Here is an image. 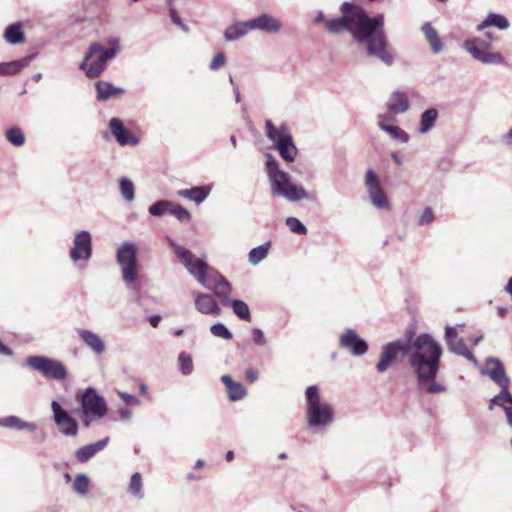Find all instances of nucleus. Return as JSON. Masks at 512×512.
I'll return each mask as SVG.
<instances>
[{
  "label": "nucleus",
  "mask_w": 512,
  "mask_h": 512,
  "mask_svg": "<svg viewBox=\"0 0 512 512\" xmlns=\"http://www.w3.org/2000/svg\"><path fill=\"white\" fill-rule=\"evenodd\" d=\"M341 17L326 21V28L336 34L348 30L358 42H366L369 55L382 60L385 64L393 63V56L388 51V41L384 31V15L369 17L359 5L349 2L342 3Z\"/></svg>",
  "instance_id": "nucleus-1"
},
{
  "label": "nucleus",
  "mask_w": 512,
  "mask_h": 512,
  "mask_svg": "<svg viewBox=\"0 0 512 512\" xmlns=\"http://www.w3.org/2000/svg\"><path fill=\"white\" fill-rule=\"evenodd\" d=\"M400 352L409 355V363L420 383L436 377L442 349L429 335H419L413 344L405 339L385 345L376 365L378 372L386 371Z\"/></svg>",
  "instance_id": "nucleus-2"
},
{
  "label": "nucleus",
  "mask_w": 512,
  "mask_h": 512,
  "mask_svg": "<svg viewBox=\"0 0 512 512\" xmlns=\"http://www.w3.org/2000/svg\"><path fill=\"white\" fill-rule=\"evenodd\" d=\"M174 252L179 261L199 283L213 290L223 304L229 303L232 287L217 270L209 267L203 259L196 258L190 250L182 246L175 245Z\"/></svg>",
  "instance_id": "nucleus-3"
},
{
  "label": "nucleus",
  "mask_w": 512,
  "mask_h": 512,
  "mask_svg": "<svg viewBox=\"0 0 512 512\" xmlns=\"http://www.w3.org/2000/svg\"><path fill=\"white\" fill-rule=\"evenodd\" d=\"M266 169L274 195L282 196L291 201L307 198L306 191L301 186L291 182L289 175L279 169L276 159L270 154L266 155Z\"/></svg>",
  "instance_id": "nucleus-4"
},
{
  "label": "nucleus",
  "mask_w": 512,
  "mask_h": 512,
  "mask_svg": "<svg viewBox=\"0 0 512 512\" xmlns=\"http://www.w3.org/2000/svg\"><path fill=\"white\" fill-rule=\"evenodd\" d=\"M110 48L106 49L99 43H92L88 52L80 64V69L84 70L89 79L99 77L105 70V65L108 60L115 57L119 50L118 39L109 40Z\"/></svg>",
  "instance_id": "nucleus-5"
},
{
  "label": "nucleus",
  "mask_w": 512,
  "mask_h": 512,
  "mask_svg": "<svg viewBox=\"0 0 512 512\" xmlns=\"http://www.w3.org/2000/svg\"><path fill=\"white\" fill-rule=\"evenodd\" d=\"M307 409L306 419L310 427L326 426L334 417L333 407L324 401L316 385L308 386L305 391Z\"/></svg>",
  "instance_id": "nucleus-6"
},
{
  "label": "nucleus",
  "mask_w": 512,
  "mask_h": 512,
  "mask_svg": "<svg viewBox=\"0 0 512 512\" xmlns=\"http://www.w3.org/2000/svg\"><path fill=\"white\" fill-rule=\"evenodd\" d=\"M25 363L32 370L39 372L43 377L62 381L68 377L66 366L59 360L46 356H29Z\"/></svg>",
  "instance_id": "nucleus-7"
},
{
  "label": "nucleus",
  "mask_w": 512,
  "mask_h": 512,
  "mask_svg": "<svg viewBox=\"0 0 512 512\" xmlns=\"http://www.w3.org/2000/svg\"><path fill=\"white\" fill-rule=\"evenodd\" d=\"M267 136L277 144V149L283 160L293 162L297 155V148L293 143L292 136L288 129L282 125L276 128L271 120L266 121Z\"/></svg>",
  "instance_id": "nucleus-8"
},
{
  "label": "nucleus",
  "mask_w": 512,
  "mask_h": 512,
  "mask_svg": "<svg viewBox=\"0 0 512 512\" xmlns=\"http://www.w3.org/2000/svg\"><path fill=\"white\" fill-rule=\"evenodd\" d=\"M137 253V246L130 242L123 243L117 251V263L121 267L123 280L128 285L137 279Z\"/></svg>",
  "instance_id": "nucleus-9"
},
{
  "label": "nucleus",
  "mask_w": 512,
  "mask_h": 512,
  "mask_svg": "<svg viewBox=\"0 0 512 512\" xmlns=\"http://www.w3.org/2000/svg\"><path fill=\"white\" fill-rule=\"evenodd\" d=\"M465 49L477 60L486 64H501L504 62V57L492 51V46L485 40L473 38L466 40L464 43Z\"/></svg>",
  "instance_id": "nucleus-10"
},
{
  "label": "nucleus",
  "mask_w": 512,
  "mask_h": 512,
  "mask_svg": "<svg viewBox=\"0 0 512 512\" xmlns=\"http://www.w3.org/2000/svg\"><path fill=\"white\" fill-rule=\"evenodd\" d=\"M81 404L83 407L84 414L86 416L85 426H89L88 418L93 416L94 418H102L106 412V403L101 396L92 388H88L81 398Z\"/></svg>",
  "instance_id": "nucleus-11"
},
{
  "label": "nucleus",
  "mask_w": 512,
  "mask_h": 512,
  "mask_svg": "<svg viewBox=\"0 0 512 512\" xmlns=\"http://www.w3.org/2000/svg\"><path fill=\"white\" fill-rule=\"evenodd\" d=\"M365 185L373 205L378 208H390L389 201L384 193L380 181L373 170H368L365 176Z\"/></svg>",
  "instance_id": "nucleus-12"
},
{
  "label": "nucleus",
  "mask_w": 512,
  "mask_h": 512,
  "mask_svg": "<svg viewBox=\"0 0 512 512\" xmlns=\"http://www.w3.org/2000/svg\"><path fill=\"white\" fill-rule=\"evenodd\" d=\"M54 420L59 430L67 436H75L78 432L77 422L56 401L51 404Z\"/></svg>",
  "instance_id": "nucleus-13"
},
{
  "label": "nucleus",
  "mask_w": 512,
  "mask_h": 512,
  "mask_svg": "<svg viewBox=\"0 0 512 512\" xmlns=\"http://www.w3.org/2000/svg\"><path fill=\"white\" fill-rule=\"evenodd\" d=\"M91 235L87 231L79 232L73 241L70 257L73 261L88 260L91 257Z\"/></svg>",
  "instance_id": "nucleus-14"
},
{
  "label": "nucleus",
  "mask_w": 512,
  "mask_h": 512,
  "mask_svg": "<svg viewBox=\"0 0 512 512\" xmlns=\"http://www.w3.org/2000/svg\"><path fill=\"white\" fill-rule=\"evenodd\" d=\"M340 346L350 351L355 356L363 355L368 350L367 343L361 339L358 334L348 329L340 338Z\"/></svg>",
  "instance_id": "nucleus-15"
},
{
  "label": "nucleus",
  "mask_w": 512,
  "mask_h": 512,
  "mask_svg": "<svg viewBox=\"0 0 512 512\" xmlns=\"http://www.w3.org/2000/svg\"><path fill=\"white\" fill-rule=\"evenodd\" d=\"M109 128L120 145H136L138 143V139L125 129L120 119L112 118L109 122Z\"/></svg>",
  "instance_id": "nucleus-16"
},
{
  "label": "nucleus",
  "mask_w": 512,
  "mask_h": 512,
  "mask_svg": "<svg viewBox=\"0 0 512 512\" xmlns=\"http://www.w3.org/2000/svg\"><path fill=\"white\" fill-rule=\"evenodd\" d=\"M488 375L489 377L498 384L501 389L509 387L510 380L505 373L503 364L498 359H489L487 361Z\"/></svg>",
  "instance_id": "nucleus-17"
},
{
  "label": "nucleus",
  "mask_w": 512,
  "mask_h": 512,
  "mask_svg": "<svg viewBox=\"0 0 512 512\" xmlns=\"http://www.w3.org/2000/svg\"><path fill=\"white\" fill-rule=\"evenodd\" d=\"M256 29V19H250L245 22H238L229 26L225 32L224 37L227 41H234L245 36L250 31Z\"/></svg>",
  "instance_id": "nucleus-18"
},
{
  "label": "nucleus",
  "mask_w": 512,
  "mask_h": 512,
  "mask_svg": "<svg viewBox=\"0 0 512 512\" xmlns=\"http://www.w3.org/2000/svg\"><path fill=\"white\" fill-rule=\"evenodd\" d=\"M445 338L449 349L458 354L471 358L472 354L466 347L464 341L458 337L457 331L454 327H446Z\"/></svg>",
  "instance_id": "nucleus-19"
},
{
  "label": "nucleus",
  "mask_w": 512,
  "mask_h": 512,
  "mask_svg": "<svg viewBox=\"0 0 512 512\" xmlns=\"http://www.w3.org/2000/svg\"><path fill=\"white\" fill-rule=\"evenodd\" d=\"M195 305L197 310L202 314L219 315L221 310L215 299L208 294L196 292Z\"/></svg>",
  "instance_id": "nucleus-20"
},
{
  "label": "nucleus",
  "mask_w": 512,
  "mask_h": 512,
  "mask_svg": "<svg viewBox=\"0 0 512 512\" xmlns=\"http://www.w3.org/2000/svg\"><path fill=\"white\" fill-rule=\"evenodd\" d=\"M95 89L97 92V100L101 102L121 96L125 92L124 89L116 87L107 81H97L95 83Z\"/></svg>",
  "instance_id": "nucleus-21"
},
{
  "label": "nucleus",
  "mask_w": 512,
  "mask_h": 512,
  "mask_svg": "<svg viewBox=\"0 0 512 512\" xmlns=\"http://www.w3.org/2000/svg\"><path fill=\"white\" fill-rule=\"evenodd\" d=\"M221 381L225 385L231 401H238L246 396V388L240 382L234 381L230 375H223Z\"/></svg>",
  "instance_id": "nucleus-22"
},
{
  "label": "nucleus",
  "mask_w": 512,
  "mask_h": 512,
  "mask_svg": "<svg viewBox=\"0 0 512 512\" xmlns=\"http://www.w3.org/2000/svg\"><path fill=\"white\" fill-rule=\"evenodd\" d=\"M82 341L90 347L96 354H102L105 351V345L101 337L86 329H77Z\"/></svg>",
  "instance_id": "nucleus-23"
},
{
  "label": "nucleus",
  "mask_w": 512,
  "mask_h": 512,
  "mask_svg": "<svg viewBox=\"0 0 512 512\" xmlns=\"http://www.w3.org/2000/svg\"><path fill=\"white\" fill-rule=\"evenodd\" d=\"M108 439L99 440L96 443L88 444L79 448L76 451V458L79 462L85 463L92 458L96 453L101 451L107 445Z\"/></svg>",
  "instance_id": "nucleus-24"
},
{
  "label": "nucleus",
  "mask_w": 512,
  "mask_h": 512,
  "mask_svg": "<svg viewBox=\"0 0 512 512\" xmlns=\"http://www.w3.org/2000/svg\"><path fill=\"white\" fill-rule=\"evenodd\" d=\"M210 193L209 186H196L191 189H182L177 192V195L194 201L195 203L203 202Z\"/></svg>",
  "instance_id": "nucleus-25"
},
{
  "label": "nucleus",
  "mask_w": 512,
  "mask_h": 512,
  "mask_svg": "<svg viewBox=\"0 0 512 512\" xmlns=\"http://www.w3.org/2000/svg\"><path fill=\"white\" fill-rule=\"evenodd\" d=\"M388 109L391 113L398 114V113H404L407 111L409 107L408 97L403 92H394L388 102H387Z\"/></svg>",
  "instance_id": "nucleus-26"
},
{
  "label": "nucleus",
  "mask_w": 512,
  "mask_h": 512,
  "mask_svg": "<svg viewBox=\"0 0 512 512\" xmlns=\"http://www.w3.org/2000/svg\"><path fill=\"white\" fill-rule=\"evenodd\" d=\"M31 57H24L19 60L0 63V75H15L29 65Z\"/></svg>",
  "instance_id": "nucleus-27"
},
{
  "label": "nucleus",
  "mask_w": 512,
  "mask_h": 512,
  "mask_svg": "<svg viewBox=\"0 0 512 512\" xmlns=\"http://www.w3.org/2000/svg\"><path fill=\"white\" fill-rule=\"evenodd\" d=\"M422 31L426 40L431 45L433 52L439 53L442 50L443 45L437 31L428 22L422 26Z\"/></svg>",
  "instance_id": "nucleus-28"
},
{
  "label": "nucleus",
  "mask_w": 512,
  "mask_h": 512,
  "mask_svg": "<svg viewBox=\"0 0 512 512\" xmlns=\"http://www.w3.org/2000/svg\"><path fill=\"white\" fill-rule=\"evenodd\" d=\"M280 28L281 23L278 19L267 14L258 16V30L266 31L268 33H276Z\"/></svg>",
  "instance_id": "nucleus-29"
},
{
  "label": "nucleus",
  "mask_w": 512,
  "mask_h": 512,
  "mask_svg": "<svg viewBox=\"0 0 512 512\" xmlns=\"http://www.w3.org/2000/svg\"><path fill=\"white\" fill-rule=\"evenodd\" d=\"M495 26L499 29H506L509 26L508 20L499 14L490 13L486 19L477 26V30L481 31L487 27Z\"/></svg>",
  "instance_id": "nucleus-30"
},
{
  "label": "nucleus",
  "mask_w": 512,
  "mask_h": 512,
  "mask_svg": "<svg viewBox=\"0 0 512 512\" xmlns=\"http://www.w3.org/2000/svg\"><path fill=\"white\" fill-rule=\"evenodd\" d=\"M386 118L387 117L380 118V120L378 121L379 127L382 130L388 132L394 139L400 140L401 142H407L409 139L408 134L398 126L385 124Z\"/></svg>",
  "instance_id": "nucleus-31"
},
{
  "label": "nucleus",
  "mask_w": 512,
  "mask_h": 512,
  "mask_svg": "<svg viewBox=\"0 0 512 512\" xmlns=\"http://www.w3.org/2000/svg\"><path fill=\"white\" fill-rule=\"evenodd\" d=\"M4 37L11 44H19L24 42L25 37L20 24H12L7 27Z\"/></svg>",
  "instance_id": "nucleus-32"
},
{
  "label": "nucleus",
  "mask_w": 512,
  "mask_h": 512,
  "mask_svg": "<svg viewBox=\"0 0 512 512\" xmlns=\"http://www.w3.org/2000/svg\"><path fill=\"white\" fill-rule=\"evenodd\" d=\"M438 118V111L434 108L428 109L421 115L420 132L426 133L435 124Z\"/></svg>",
  "instance_id": "nucleus-33"
},
{
  "label": "nucleus",
  "mask_w": 512,
  "mask_h": 512,
  "mask_svg": "<svg viewBox=\"0 0 512 512\" xmlns=\"http://www.w3.org/2000/svg\"><path fill=\"white\" fill-rule=\"evenodd\" d=\"M493 405L503 407L506 412V408H512V395L509 393L508 388L501 389V392L491 399L490 409Z\"/></svg>",
  "instance_id": "nucleus-34"
},
{
  "label": "nucleus",
  "mask_w": 512,
  "mask_h": 512,
  "mask_svg": "<svg viewBox=\"0 0 512 512\" xmlns=\"http://www.w3.org/2000/svg\"><path fill=\"white\" fill-rule=\"evenodd\" d=\"M233 308L234 313L242 320H250L248 305L241 300H229L227 304Z\"/></svg>",
  "instance_id": "nucleus-35"
},
{
  "label": "nucleus",
  "mask_w": 512,
  "mask_h": 512,
  "mask_svg": "<svg viewBox=\"0 0 512 512\" xmlns=\"http://www.w3.org/2000/svg\"><path fill=\"white\" fill-rule=\"evenodd\" d=\"M169 213L176 217L181 222L188 223L191 220L190 212L184 208L183 206L171 202V207Z\"/></svg>",
  "instance_id": "nucleus-36"
},
{
  "label": "nucleus",
  "mask_w": 512,
  "mask_h": 512,
  "mask_svg": "<svg viewBox=\"0 0 512 512\" xmlns=\"http://www.w3.org/2000/svg\"><path fill=\"white\" fill-rule=\"evenodd\" d=\"M6 138L11 144L15 146H21L25 142V136L23 131L17 127L8 129L6 131Z\"/></svg>",
  "instance_id": "nucleus-37"
},
{
  "label": "nucleus",
  "mask_w": 512,
  "mask_h": 512,
  "mask_svg": "<svg viewBox=\"0 0 512 512\" xmlns=\"http://www.w3.org/2000/svg\"><path fill=\"white\" fill-rule=\"evenodd\" d=\"M171 202L167 200H160L149 207V213L153 216H162L169 213Z\"/></svg>",
  "instance_id": "nucleus-38"
},
{
  "label": "nucleus",
  "mask_w": 512,
  "mask_h": 512,
  "mask_svg": "<svg viewBox=\"0 0 512 512\" xmlns=\"http://www.w3.org/2000/svg\"><path fill=\"white\" fill-rule=\"evenodd\" d=\"M89 483H90V481L86 475L78 474L74 480V484H73L74 490L78 494L84 495L88 491Z\"/></svg>",
  "instance_id": "nucleus-39"
},
{
  "label": "nucleus",
  "mask_w": 512,
  "mask_h": 512,
  "mask_svg": "<svg viewBox=\"0 0 512 512\" xmlns=\"http://www.w3.org/2000/svg\"><path fill=\"white\" fill-rule=\"evenodd\" d=\"M120 190H121L122 196L127 201H132L134 199V196H135L134 185H133L132 181H130L129 179L122 178L120 180Z\"/></svg>",
  "instance_id": "nucleus-40"
},
{
  "label": "nucleus",
  "mask_w": 512,
  "mask_h": 512,
  "mask_svg": "<svg viewBox=\"0 0 512 512\" xmlns=\"http://www.w3.org/2000/svg\"><path fill=\"white\" fill-rule=\"evenodd\" d=\"M142 490V476L140 473L136 472L132 475L130 483H129V492L134 496L141 497Z\"/></svg>",
  "instance_id": "nucleus-41"
},
{
  "label": "nucleus",
  "mask_w": 512,
  "mask_h": 512,
  "mask_svg": "<svg viewBox=\"0 0 512 512\" xmlns=\"http://www.w3.org/2000/svg\"><path fill=\"white\" fill-rule=\"evenodd\" d=\"M178 361L180 364V369L183 374L188 375L192 372V370H193L192 358L188 353H186V352L180 353V355L178 357Z\"/></svg>",
  "instance_id": "nucleus-42"
},
{
  "label": "nucleus",
  "mask_w": 512,
  "mask_h": 512,
  "mask_svg": "<svg viewBox=\"0 0 512 512\" xmlns=\"http://www.w3.org/2000/svg\"><path fill=\"white\" fill-rule=\"evenodd\" d=\"M286 224L289 229L297 234L305 235L307 233V228L295 217H289L286 220Z\"/></svg>",
  "instance_id": "nucleus-43"
},
{
  "label": "nucleus",
  "mask_w": 512,
  "mask_h": 512,
  "mask_svg": "<svg viewBox=\"0 0 512 512\" xmlns=\"http://www.w3.org/2000/svg\"><path fill=\"white\" fill-rule=\"evenodd\" d=\"M211 333L216 336L223 339H231L232 333L221 323H217L211 326Z\"/></svg>",
  "instance_id": "nucleus-44"
},
{
  "label": "nucleus",
  "mask_w": 512,
  "mask_h": 512,
  "mask_svg": "<svg viewBox=\"0 0 512 512\" xmlns=\"http://www.w3.org/2000/svg\"><path fill=\"white\" fill-rule=\"evenodd\" d=\"M7 422H8L9 426L17 427L19 429L28 428L29 430L34 431L36 428L35 425L29 424V423H23V422H21V420L19 418L14 417V416L9 417L7 419Z\"/></svg>",
  "instance_id": "nucleus-45"
},
{
  "label": "nucleus",
  "mask_w": 512,
  "mask_h": 512,
  "mask_svg": "<svg viewBox=\"0 0 512 512\" xmlns=\"http://www.w3.org/2000/svg\"><path fill=\"white\" fill-rule=\"evenodd\" d=\"M226 57L223 52H220L214 56L209 67L211 70H218L225 65Z\"/></svg>",
  "instance_id": "nucleus-46"
},
{
  "label": "nucleus",
  "mask_w": 512,
  "mask_h": 512,
  "mask_svg": "<svg viewBox=\"0 0 512 512\" xmlns=\"http://www.w3.org/2000/svg\"><path fill=\"white\" fill-rule=\"evenodd\" d=\"M434 220V213L430 207H426L423 211L421 218L419 219L420 225L430 224Z\"/></svg>",
  "instance_id": "nucleus-47"
},
{
  "label": "nucleus",
  "mask_w": 512,
  "mask_h": 512,
  "mask_svg": "<svg viewBox=\"0 0 512 512\" xmlns=\"http://www.w3.org/2000/svg\"><path fill=\"white\" fill-rule=\"evenodd\" d=\"M119 395L127 405H137L139 403L138 399L134 395L123 392L119 393Z\"/></svg>",
  "instance_id": "nucleus-48"
},
{
  "label": "nucleus",
  "mask_w": 512,
  "mask_h": 512,
  "mask_svg": "<svg viewBox=\"0 0 512 512\" xmlns=\"http://www.w3.org/2000/svg\"><path fill=\"white\" fill-rule=\"evenodd\" d=\"M426 391L431 394L441 393L445 391V387L440 383H431L427 386Z\"/></svg>",
  "instance_id": "nucleus-49"
},
{
  "label": "nucleus",
  "mask_w": 512,
  "mask_h": 512,
  "mask_svg": "<svg viewBox=\"0 0 512 512\" xmlns=\"http://www.w3.org/2000/svg\"><path fill=\"white\" fill-rule=\"evenodd\" d=\"M270 243H266L264 245L258 246V262L264 259L268 253V248Z\"/></svg>",
  "instance_id": "nucleus-50"
},
{
  "label": "nucleus",
  "mask_w": 512,
  "mask_h": 512,
  "mask_svg": "<svg viewBox=\"0 0 512 512\" xmlns=\"http://www.w3.org/2000/svg\"><path fill=\"white\" fill-rule=\"evenodd\" d=\"M171 19L172 21L177 24L178 26L184 28V25L183 23L181 22V19L179 17V15L177 14V12L175 10H172L171 11Z\"/></svg>",
  "instance_id": "nucleus-51"
},
{
  "label": "nucleus",
  "mask_w": 512,
  "mask_h": 512,
  "mask_svg": "<svg viewBox=\"0 0 512 512\" xmlns=\"http://www.w3.org/2000/svg\"><path fill=\"white\" fill-rule=\"evenodd\" d=\"M161 320V317L159 315H153L149 318L150 325L154 328H156Z\"/></svg>",
  "instance_id": "nucleus-52"
},
{
  "label": "nucleus",
  "mask_w": 512,
  "mask_h": 512,
  "mask_svg": "<svg viewBox=\"0 0 512 512\" xmlns=\"http://www.w3.org/2000/svg\"><path fill=\"white\" fill-rule=\"evenodd\" d=\"M245 375H246V378L249 380L250 383H253L254 380L256 379V373L254 372L253 369H248L245 372Z\"/></svg>",
  "instance_id": "nucleus-53"
},
{
  "label": "nucleus",
  "mask_w": 512,
  "mask_h": 512,
  "mask_svg": "<svg viewBox=\"0 0 512 512\" xmlns=\"http://www.w3.org/2000/svg\"><path fill=\"white\" fill-rule=\"evenodd\" d=\"M249 260L251 263L256 264V248H253L249 252Z\"/></svg>",
  "instance_id": "nucleus-54"
},
{
  "label": "nucleus",
  "mask_w": 512,
  "mask_h": 512,
  "mask_svg": "<svg viewBox=\"0 0 512 512\" xmlns=\"http://www.w3.org/2000/svg\"><path fill=\"white\" fill-rule=\"evenodd\" d=\"M0 352L3 353V354H7V355L11 354L10 348H8L7 346L3 345L1 342H0Z\"/></svg>",
  "instance_id": "nucleus-55"
},
{
  "label": "nucleus",
  "mask_w": 512,
  "mask_h": 512,
  "mask_svg": "<svg viewBox=\"0 0 512 512\" xmlns=\"http://www.w3.org/2000/svg\"><path fill=\"white\" fill-rule=\"evenodd\" d=\"M257 335H258V346L264 344L266 341L264 339L263 333L260 330H258Z\"/></svg>",
  "instance_id": "nucleus-56"
},
{
  "label": "nucleus",
  "mask_w": 512,
  "mask_h": 512,
  "mask_svg": "<svg viewBox=\"0 0 512 512\" xmlns=\"http://www.w3.org/2000/svg\"><path fill=\"white\" fill-rule=\"evenodd\" d=\"M382 117H387V118L385 119V124H390L391 122L395 121L394 117H393V116H390V115H381V116H379L378 121H379V120H380V118H382Z\"/></svg>",
  "instance_id": "nucleus-57"
},
{
  "label": "nucleus",
  "mask_w": 512,
  "mask_h": 512,
  "mask_svg": "<svg viewBox=\"0 0 512 512\" xmlns=\"http://www.w3.org/2000/svg\"><path fill=\"white\" fill-rule=\"evenodd\" d=\"M506 291L511 295L512 298V277L509 279L507 283Z\"/></svg>",
  "instance_id": "nucleus-58"
},
{
  "label": "nucleus",
  "mask_w": 512,
  "mask_h": 512,
  "mask_svg": "<svg viewBox=\"0 0 512 512\" xmlns=\"http://www.w3.org/2000/svg\"><path fill=\"white\" fill-rule=\"evenodd\" d=\"M233 458H234V454H233V452H232V451H228V452L226 453V460L230 462V461H232V460H233Z\"/></svg>",
  "instance_id": "nucleus-59"
},
{
  "label": "nucleus",
  "mask_w": 512,
  "mask_h": 512,
  "mask_svg": "<svg viewBox=\"0 0 512 512\" xmlns=\"http://www.w3.org/2000/svg\"><path fill=\"white\" fill-rule=\"evenodd\" d=\"M392 158L394 159V161L397 165H400L402 163L401 159L399 158V156L397 154H392Z\"/></svg>",
  "instance_id": "nucleus-60"
},
{
  "label": "nucleus",
  "mask_w": 512,
  "mask_h": 512,
  "mask_svg": "<svg viewBox=\"0 0 512 512\" xmlns=\"http://www.w3.org/2000/svg\"><path fill=\"white\" fill-rule=\"evenodd\" d=\"M203 465H204V462H203L202 460H200V459H199V460H197V461H196V463H195V468L200 469V468H202V467H203Z\"/></svg>",
  "instance_id": "nucleus-61"
},
{
  "label": "nucleus",
  "mask_w": 512,
  "mask_h": 512,
  "mask_svg": "<svg viewBox=\"0 0 512 512\" xmlns=\"http://www.w3.org/2000/svg\"><path fill=\"white\" fill-rule=\"evenodd\" d=\"M324 20V15L322 13H319V15L316 17L315 22L319 23L320 21Z\"/></svg>",
  "instance_id": "nucleus-62"
},
{
  "label": "nucleus",
  "mask_w": 512,
  "mask_h": 512,
  "mask_svg": "<svg viewBox=\"0 0 512 512\" xmlns=\"http://www.w3.org/2000/svg\"><path fill=\"white\" fill-rule=\"evenodd\" d=\"M485 35H486V37H487V38H489L490 40H492V39H493V38H492V34H491L490 32H487Z\"/></svg>",
  "instance_id": "nucleus-63"
},
{
  "label": "nucleus",
  "mask_w": 512,
  "mask_h": 512,
  "mask_svg": "<svg viewBox=\"0 0 512 512\" xmlns=\"http://www.w3.org/2000/svg\"><path fill=\"white\" fill-rule=\"evenodd\" d=\"M507 136L512 138V128L508 131Z\"/></svg>",
  "instance_id": "nucleus-64"
}]
</instances>
